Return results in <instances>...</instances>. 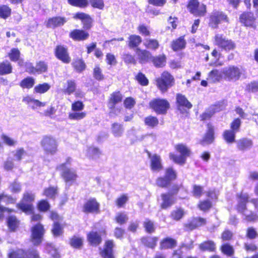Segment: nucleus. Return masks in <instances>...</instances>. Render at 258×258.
<instances>
[{
    "label": "nucleus",
    "instance_id": "nucleus-29",
    "mask_svg": "<svg viewBox=\"0 0 258 258\" xmlns=\"http://www.w3.org/2000/svg\"><path fill=\"white\" fill-rule=\"evenodd\" d=\"M87 239L90 244L93 246L99 245L102 241L101 236L97 232H90L87 235Z\"/></svg>",
    "mask_w": 258,
    "mask_h": 258
},
{
    "label": "nucleus",
    "instance_id": "nucleus-52",
    "mask_svg": "<svg viewBox=\"0 0 258 258\" xmlns=\"http://www.w3.org/2000/svg\"><path fill=\"white\" fill-rule=\"evenodd\" d=\"M87 155L92 158H97L101 154V152L99 149L95 147H90L88 148Z\"/></svg>",
    "mask_w": 258,
    "mask_h": 258
},
{
    "label": "nucleus",
    "instance_id": "nucleus-60",
    "mask_svg": "<svg viewBox=\"0 0 258 258\" xmlns=\"http://www.w3.org/2000/svg\"><path fill=\"white\" fill-rule=\"evenodd\" d=\"M184 215V211L181 209H177L171 213V217L175 220H180Z\"/></svg>",
    "mask_w": 258,
    "mask_h": 258
},
{
    "label": "nucleus",
    "instance_id": "nucleus-54",
    "mask_svg": "<svg viewBox=\"0 0 258 258\" xmlns=\"http://www.w3.org/2000/svg\"><path fill=\"white\" fill-rule=\"evenodd\" d=\"M170 182L176 178L175 171L172 167H168L165 170V176Z\"/></svg>",
    "mask_w": 258,
    "mask_h": 258
},
{
    "label": "nucleus",
    "instance_id": "nucleus-47",
    "mask_svg": "<svg viewBox=\"0 0 258 258\" xmlns=\"http://www.w3.org/2000/svg\"><path fill=\"white\" fill-rule=\"evenodd\" d=\"M11 13V9L7 5L0 6V17L6 19L8 18Z\"/></svg>",
    "mask_w": 258,
    "mask_h": 258
},
{
    "label": "nucleus",
    "instance_id": "nucleus-4",
    "mask_svg": "<svg viewBox=\"0 0 258 258\" xmlns=\"http://www.w3.org/2000/svg\"><path fill=\"white\" fill-rule=\"evenodd\" d=\"M175 149L180 153V155L178 156L170 153L169 154L170 159L176 163L179 164H184L186 158L189 157L191 154L189 148L184 144H179L175 146Z\"/></svg>",
    "mask_w": 258,
    "mask_h": 258
},
{
    "label": "nucleus",
    "instance_id": "nucleus-48",
    "mask_svg": "<svg viewBox=\"0 0 258 258\" xmlns=\"http://www.w3.org/2000/svg\"><path fill=\"white\" fill-rule=\"evenodd\" d=\"M50 88V86L48 84L44 83L36 86L34 87V91L36 93L42 94L47 92Z\"/></svg>",
    "mask_w": 258,
    "mask_h": 258
},
{
    "label": "nucleus",
    "instance_id": "nucleus-57",
    "mask_svg": "<svg viewBox=\"0 0 258 258\" xmlns=\"http://www.w3.org/2000/svg\"><path fill=\"white\" fill-rule=\"evenodd\" d=\"M10 59L13 61H17L20 56V52L17 48H13L9 54Z\"/></svg>",
    "mask_w": 258,
    "mask_h": 258
},
{
    "label": "nucleus",
    "instance_id": "nucleus-6",
    "mask_svg": "<svg viewBox=\"0 0 258 258\" xmlns=\"http://www.w3.org/2000/svg\"><path fill=\"white\" fill-rule=\"evenodd\" d=\"M41 145L45 152L47 154H54L57 148L56 140L51 136H44L43 137Z\"/></svg>",
    "mask_w": 258,
    "mask_h": 258
},
{
    "label": "nucleus",
    "instance_id": "nucleus-42",
    "mask_svg": "<svg viewBox=\"0 0 258 258\" xmlns=\"http://www.w3.org/2000/svg\"><path fill=\"white\" fill-rule=\"evenodd\" d=\"M222 252L228 256H232L234 253V249L232 246L228 243L223 244L220 248Z\"/></svg>",
    "mask_w": 258,
    "mask_h": 258
},
{
    "label": "nucleus",
    "instance_id": "nucleus-7",
    "mask_svg": "<svg viewBox=\"0 0 258 258\" xmlns=\"http://www.w3.org/2000/svg\"><path fill=\"white\" fill-rule=\"evenodd\" d=\"M157 85L162 92H165L174 83L173 77L168 72H164L161 77L157 79Z\"/></svg>",
    "mask_w": 258,
    "mask_h": 258
},
{
    "label": "nucleus",
    "instance_id": "nucleus-32",
    "mask_svg": "<svg viewBox=\"0 0 258 258\" xmlns=\"http://www.w3.org/2000/svg\"><path fill=\"white\" fill-rule=\"evenodd\" d=\"M220 110L218 108L216 105L211 106L208 109L205 111L201 115V120H206L211 118V117L217 112Z\"/></svg>",
    "mask_w": 258,
    "mask_h": 258
},
{
    "label": "nucleus",
    "instance_id": "nucleus-63",
    "mask_svg": "<svg viewBox=\"0 0 258 258\" xmlns=\"http://www.w3.org/2000/svg\"><path fill=\"white\" fill-rule=\"evenodd\" d=\"M52 232L54 236H58L62 234V228L59 223L54 222Z\"/></svg>",
    "mask_w": 258,
    "mask_h": 258
},
{
    "label": "nucleus",
    "instance_id": "nucleus-25",
    "mask_svg": "<svg viewBox=\"0 0 258 258\" xmlns=\"http://www.w3.org/2000/svg\"><path fill=\"white\" fill-rule=\"evenodd\" d=\"M176 244L177 242L175 239L170 237H166L160 241V248L161 250L172 249L176 246Z\"/></svg>",
    "mask_w": 258,
    "mask_h": 258
},
{
    "label": "nucleus",
    "instance_id": "nucleus-35",
    "mask_svg": "<svg viewBox=\"0 0 258 258\" xmlns=\"http://www.w3.org/2000/svg\"><path fill=\"white\" fill-rule=\"evenodd\" d=\"M186 41L183 36H181L177 39L174 40L172 44V48L173 50L177 51L185 47Z\"/></svg>",
    "mask_w": 258,
    "mask_h": 258
},
{
    "label": "nucleus",
    "instance_id": "nucleus-34",
    "mask_svg": "<svg viewBox=\"0 0 258 258\" xmlns=\"http://www.w3.org/2000/svg\"><path fill=\"white\" fill-rule=\"evenodd\" d=\"M158 239L156 237H144L141 239L142 243L146 246L154 248Z\"/></svg>",
    "mask_w": 258,
    "mask_h": 258
},
{
    "label": "nucleus",
    "instance_id": "nucleus-14",
    "mask_svg": "<svg viewBox=\"0 0 258 258\" xmlns=\"http://www.w3.org/2000/svg\"><path fill=\"white\" fill-rule=\"evenodd\" d=\"M206 223V220L201 217H196L188 220L184 224L186 230L191 231L197 228L203 226Z\"/></svg>",
    "mask_w": 258,
    "mask_h": 258
},
{
    "label": "nucleus",
    "instance_id": "nucleus-11",
    "mask_svg": "<svg viewBox=\"0 0 258 258\" xmlns=\"http://www.w3.org/2000/svg\"><path fill=\"white\" fill-rule=\"evenodd\" d=\"M187 9L190 12L195 16H203L206 12V6L200 4L197 0H190L187 5Z\"/></svg>",
    "mask_w": 258,
    "mask_h": 258
},
{
    "label": "nucleus",
    "instance_id": "nucleus-19",
    "mask_svg": "<svg viewBox=\"0 0 258 258\" xmlns=\"http://www.w3.org/2000/svg\"><path fill=\"white\" fill-rule=\"evenodd\" d=\"M67 22L64 17H54L49 18L46 23V27L48 28H54L63 25Z\"/></svg>",
    "mask_w": 258,
    "mask_h": 258
},
{
    "label": "nucleus",
    "instance_id": "nucleus-15",
    "mask_svg": "<svg viewBox=\"0 0 258 258\" xmlns=\"http://www.w3.org/2000/svg\"><path fill=\"white\" fill-rule=\"evenodd\" d=\"M148 156L150 159L151 170L154 172L161 170L163 169V165L160 156L156 154L151 155L150 153H148Z\"/></svg>",
    "mask_w": 258,
    "mask_h": 258
},
{
    "label": "nucleus",
    "instance_id": "nucleus-55",
    "mask_svg": "<svg viewBox=\"0 0 258 258\" xmlns=\"http://www.w3.org/2000/svg\"><path fill=\"white\" fill-rule=\"evenodd\" d=\"M248 92H256L258 91V81L251 82L246 85L245 89Z\"/></svg>",
    "mask_w": 258,
    "mask_h": 258
},
{
    "label": "nucleus",
    "instance_id": "nucleus-9",
    "mask_svg": "<svg viewBox=\"0 0 258 258\" xmlns=\"http://www.w3.org/2000/svg\"><path fill=\"white\" fill-rule=\"evenodd\" d=\"M9 258H40L38 252L35 249H32L25 252L22 249L17 251H12L8 253Z\"/></svg>",
    "mask_w": 258,
    "mask_h": 258
},
{
    "label": "nucleus",
    "instance_id": "nucleus-46",
    "mask_svg": "<svg viewBox=\"0 0 258 258\" xmlns=\"http://www.w3.org/2000/svg\"><path fill=\"white\" fill-rule=\"evenodd\" d=\"M35 83V80L31 77H27L23 79L21 83L20 86L23 88L29 89L32 88Z\"/></svg>",
    "mask_w": 258,
    "mask_h": 258
},
{
    "label": "nucleus",
    "instance_id": "nucleus-28",
    "mask_svg": "<svg viewBox=\"0 0 258 258\" xmlns=\"http://www.w3.org/2000/svg\"><path fill=\"white\" fill-rule=\"evenodd\" d=\"M176 100L178 103V109L182 112L184 111V110H182L183 107H185L187 109H190L192 107L191 104L183 95L178 94L177 95Z\"/></svg>",
    "mask_w": 258,
    "mask_h": 258
},
{
    "label": "nucleus",
    "instance_id": "nucleus-45",
    "mask_svg": "<svg viewBox=\"0 0 258 258\" xmlns=\"http://www.w3.org/2000/svg\"><path fill=\"white\" fill-rule=\"evenodd\" d=\"M144 122L146 125L154 127L158 124L159 121L157 117L149 116L145 118Z\"/></svg>",
    "mask_w": 258,
    "mask_h": 258
},
{
    "label": "nucleus",
    "instance_id": "nucleus-13",
    "mask_svg": "<svg viewBox=\"0 0 258 258\" xmlns=\"http://www.w3.org/2000/svg\"><path fill=\"white\" fill-rule=\"evenodd\" d=\"M55 55L56 57L63 63H69L71 59L69 56L68 48L63 45H57L55 48Z\"/></svg>",
    "mask_w": 258,
    "mask_h": 258
},
{
    "label": "nucleus",
    "instance_id": "nucleus-58",
    "mask_svg": "<svg viewBox=\"0 0 258 258\" xmlns=\"http://www.w3.org/2000/svg\"><path fill=\"white\" fill-rule=\"evenodd\" d=\"M170 183V181L165 176L159 177L157 179L156 184L161 187H167Z\"/></svg>",
    "mask_w": 258,
    "mask_h": 258
},
{
    "label": "nucleus",
    "instance_id": "nucleus-31",
    "mask_svg": "<svg viewBox=\"0 0 258 258\" xmlns=\"http://www.w3.org/2000/svg\"><path fill=\"white\" fill-rule=\"evenodd\" d=\"M214 127L210 124H208V131L202 141V144H211L214 140Z\"/></svg>",
    "mask_w": 258,
    "mask_h": 258
},
{
    "label": "nucleus",
    "instance_id": "nucleus-26",
    "mask_svg": "<svg viewBox=\"0 0 258 258\" xmlns=\"http://www.w3.org/2000/svg\"><path fill=\"white\" fill-rule=\"evenodd\" d=\"M77 89V84L75 80H68L64 85L62 92L66 95H70L74 93Z\"/></svg>",
    "mask_w": 258,
    "mask_h": 258
},
{
    "label": "nucleus",
    "instance_id": "nucleus-2",
    "mask_svg": "<svg viewBox=\"0 0 258 258\" xmlns=\"http://www.w3.org/2000/svg\"><path fill=\"white\" fill-rule=\"evenodd\" d=\"M71 159L68 158L66 163L60 164L56 168L60 172L61 176L66 184L70 185L74 183L78 178L76 171L71 168Z\"/></svg>",
    "mask_w": 258,
    "mask_h": 258
},
{
    "label": "nucleus",
    "instance_id": "nucleus-3",
    "mask_svg": "<svg viewBox=\"0 0 258 258\" xmlns=\"http://www.w3.org/2000/svg\"><path fill=\"white\" fill-rule=\"evenodd\" d=\"M222 72L229 81H236L246 78V71L241 66H231L222 69Z\"/></svg>",
    "mask_w": 258,
    "mask_h": 258
},
{
    "label": "nucleus",
    "instance_id": "nucleus-37",
    "mask_svg": "<svg viewBox=\"0 0 258 258\" xmlns=\"http://www.w3.org/2000/svg\"><path fill=\"white\" fill-rule=\"evenodd\" d=\"M236 132L232 130H225L223 134L224 139L228 143H233L236 142L235 141V134Z\"/></svg>",
    "mask_w": 258,
    "mask_h": 258
},
{
    "label": "nucleus",
    "instance_id": "nucleus-18",
    "mask_svg": "<svg viewBox=\"0 0 258 258\" xmlns=\"http://www.w3.org/2000/svg\"><path fill=\"white\" fill-rule=\"evenodd\" d=\"M236 143L237 149L243 152L250 149L253 146L252 140L246 138L237 140Z\"/></svg>",
    "mask_w": 258,
    "mask_h": 258
},
{
    "label": "nucleus",
    "instance_id": "nucleus-33",
    "mask_svg": "<svg viewBox=\"0 0 258 258\" xmlns=\"http://www.w3.org/2000/svg\"><path fill=\"white\" fill-rule=\"evenodd\" d=\"M111 133L115 138L121 137L124 132V127L123 125L119 123H113L111 125Z\"/></svg>",
    "mask_w": 258,
    "mask_h": 258
},
{
    "label": "nucleus",
    "instance_id": "nucleus-36",
    "mask_svg": "<svg viewBox=\"0 0 258 258\" xmlns=\"http://www.w3.org/2000/svg\"><path fill=\"white\" fill-rule=\"evenodd\" d=\"M12 72V66L10 62L6 61L0 63V75L11 74Z\"/></svg>",
    "mask_w": 258,
    "mask_h": 258
},
{
    "label": "nucleus",
    "instance_id": "nucleus-39",
    "mask_svg": "<svg viewBox=\"0 0 258 258\" xmlns=\"http://www.w3.org/2000/svg\"><path fill=\"white\" fill-rule=\"evenodd\" d=\"M222 74H223L222 69L221 71L213 70L208 75L209 79L211 80L213 82L219 81L222 77Z\"/></svg>",
    "mask_w": 258,
    "mask_h": 258
},
{
    "label": "nucleus",
    "instance_id": "nucleus-22",
    "mask_svg": "<svg viewBox=\"0 0 258 258\" xmlns=\"http://www.w3.org/2000/svg\"><path fill=\"white\" fill-rule=\"evenodd\" d=\"M137 58L141 63H145L151 60L152 55L151 52L146 50L138 48L136 51Z\"/></svg>",
    "mask_w": 258,
    "mask_h": 258
},
{
    "label": "nucleus",
    "instance_id": "nucleus-1",
    "mask_svg": "<svg viewBox=\"0 0 258 258\" xmlns=\"http://www.w3.org/2000/svg\"><path fill=\"white\" fill-rule=\"evenodd\" d=\"M249 196L247 194H241L238 197L236 206L238 212L244 216V219L247 222H254L258 220V215L252 211H248L246 204L248 202Z\"/></svg>",
    "mask_w": 258,
    "mask_h": 258
},
{
    "label": "nucleus",
    "instance_id": "nucleus-62",
    "mask_svg": "<svg viewBox=\"0 0 258 258\" xmlns=\"http://www.w3.org/2000/svg\"><path fill=\"white\" fill-rule=\"evenodd\" d=\"M1 138L4 143L9 146H14L17 143L16 140L6 135H2Z\"/></svg>",
    "mask_w": 258,
    "mask_h": 258
},
{
    "label": "nucleus",
    "instance_id": "nucleus-23",
    "mask_svg": "<svg viewBox=\"0 0 258 258\" xmlns=\"http://www.w3.org/2000/svg\"><path fill=\"white\" fill-rule=\"evenodd\" d=\"M84 211L88 213H97L99 211V204L95 199H90L84 205Z\"/></svg>",
    "mask_w": 258,
    "mask_h": 258
},
{
    "label": "nucleus",
    "instance_id": "nucleus-51",
    "mask_svg": "<svg viewBox=\"0 0 258 258\" xmlns=\"http://www.w3.org/2000/svg\"><path fill=\"white\" fill-rule=\"evenodd\" d=\"M73 65L76 71L81 72L85 70L86 66L84 62L81 59H76L73 62Z\"/></svg>",
    "mask_w": 258,
    "mask_h": 258
},
{
    "label": "nucleus",
    "instance_id": "nucleus-41",
    "mask_svg": "<svg viewBox=\"0 0 258 258\" xmlns=\"http://www.w3.org/2000/svg\"><path fill=\"white\" fill-rule=\"evenodd\" d=\"M144 45L146 48L151 50H156L159 46V42L157 40L153 39H145Z\"/></svg>",
    "mask_w": 258,
    "mask_h": 258
},
{
    "label": "nucleus",
    "instance_id": "nucleus-56",
    "mask_svg": "<svg viewBox=\"0 0 258 258\" xmlns=\"http://www.w3.org/2000/svg\"><path fill=\"white\" fill-rule=\"evenodd\" d=\"M70 244L75 248H80L83 245L82 238L74 236L70 241Z\"/></svg>",
    "mask_w": 258,
    "mask_h": 258
},
{
    "label": "nucleus",
    "instance_id": "nucleus-64",
    "mask_svg": "<svg viewBox=\"0 0 258 258\" xmlns=\"http://www.w3.org/2000/svg\"><path fill=\"white\" fill-rule=\"evenodd\" d=\"M9 188L12 192L18 193L21 190V186L20 183L15 181L10 185Z\"/></svg>",
    "mask_w": 258,
    "mask_h": 258
},
{
    "label": "nucleus",
    "instance_id": "nucleus-27",
    "mask_svg": "<svg viewBox=\"0 0 258 258\" xmlns=\"http://www.w3.org/2000/svg\"><path fill=\"white\" fill-rule=\"evenodd\" d=\"M240 20L246 26L253 27L254 25L255 19L253 14L251 13L242 14L240 17Z\"/></svg>",
    "mask_w": 258,
    "mask_h": 258
},
{
    "label": "nucleus",
    "instance_id": "nucleus-61",
    "mask_svg": "<svg viewBox=\"0 0 258 258\" xmlns=\"http://www.w3.org/2000/svg\"><path fill=\"white\" fill-rule=\"evenodd\" d=\"M36 72L41 73L46 72L47 70V65L44 61H39L37 63L35 67Z\"/></svg>",
    "mask_w": 258,
    "mask_h": 258
},
{
    "label": "nucleus",
    "instance_id": "nucleus-24",
    "mask_svg": "<svg viewBox=\"0 0 258 258\" xmlns=\"http://www.w3.org/2000/svg\"><path fill=\"white\" fill-rule=\"evenodd\" d=\"M74 18L81 20L84 25V28L86 29H89L92 26V19L85 13H78L75 14Z\"/></svg>",
    "mask_w": 258,
    "mask_h": 258
},
{
    "label": "nucleus",
    "instance_id": "nucleus-5",
    "mask_svg": "<svg viewBox=\"0 0 258 258\" xmlns=\"http://www.w3.org/2000/svg\"><path fill=\"white\" fill-rule=\"evenodd\" d=\"M34 199V195L31 192L26 191L22 201L18 205V208L27 214L32 213L33 208L31 202Z\"/></svg>",
    "mask_w": 258,
    "mask_h": 258
},
{
    "label": "nucleus",
    "instance_id": "nucleus-8",
    "mask_svg": "<svg viewBox=\"0 0 258 258\" xmlns=\"http://www.w3.org/2000/svg\"><path fill=\"white\" fill-rule=\"evenodd\" d=\"M215 43L218 47L226 51L232 50L235 47V44L231 40L227 39L221 34L215 35Z\"/></svg>",
    "mask_w": 258,
    "mask_h": 258
},
{
    "label": "nucleus",
    "instance_id": "nucleus-12",
    "mask_svg": "<svg viewBox=\"0 0 258 258\" xmlns=\"http://www.w3.org/2000/svg\"><path fill=\"white\" fill-rule=\"evenodd\" d=\"M44 233L43 226L40 224H37L32 229V240L35 245L39 244L42 240Z\"/></svg>",
    "mask_w": 258,
    "mask_h": 258
},
{
    "label": "nucleus",
    "instance_id": "nucleus-44",
    "mask_svg": "<svg viewBox=\"0 0 258 258\" xmlns=\"http://www.w3.org/2000/svg\"><path fill=\"white\" fill-rule=\"evenodd\" d=\"M142 42V39L138 35H132L129 37L128 46L131 47L138 46Z\"/></svg>",
    "mask_w": 258,
    "mask_h": 258
},
{
    "label": "nucleus",
    "instance_id": "nucleus-10",
    "mask_svg": "<svg viewBox=\"0 0 258 258\" xmlns=\"http://www.w3.org/2000/svg\"><path fill=\"white\" fill-rule=\"evenodd\" d=\"M151 107L158 114H165L169 107V102L165 99H156L150 102Z\"/></svg>",
    "mask_w": 258,
    "mask_h": 258
},
{
    "label": "nucleus",
    "instance_id": "nucleus-40",
    "mask_svg": "<svg viewBox=\"0 0 258 258\" xmlns=\"http://www.w3.org/2000/svg\"><path fill=\"white\" fill-rule=\"evenodd\" d=\"M151 60L155 67L158 68L162 67L165 64L166 57L164 55L157 57L152 56Z\"/></svg>",
    "mask_w": 258,
    "mask_h": 258
},
{
    "label": "nucleus",
    "instance_id": "nucleus-20",
    "mask_svg": "<svg viewBox=\"0 0 258 258\" xmlns=\"http://www.w3.org/2000/svg\"><path fill=\"white\" fill-rule=\"evenodd\" d=\"M162 203L161 204V208L163 209H166L172 205H173L175 202V198L172 196L171 194H162L161 195Z\"/></svg>",
    "mask_w": 258,
    "mask_h": 258
},
{
    "label": "nucleus",
    "instance_id": "nucleus-49",
    "mask_svg": "<svg viewBox=\"0 0 258 258\" xmlns=\"http://www.w3.org/2000/svg\"><path fill=\"white\" fill-rule=\"evenodd\" d=\"M143 226L146 231L149 233H152L155 231V227L153 222L147 219L143 223Z\"/></svg>",
    "mask_w": 258,
    "mask_h": 258
},
{
    "label": "nucleus",
    "instance_id": "nucleus-38",
    "mask_svg": "<svg viewBox=\"0 0 258 258\" xmlns=\"http://www.w3.org/2000/svg\"><path fill=\"white\" fill-rule=\"evenodd\" d=\"M199 248L202 251H214L216 249L215 243L211 240L207 241L199 245Z\"/></svg>",
    "mask_w": 258,
    "mask_h": 258
},
{
    "label": "nucleus",
    "instance_id": "nucleus-16",
    "mask_svg": "<svg viewBox=\"0 0 258 258\" xmlns=\"http://www.w3.org/2000/svg\"><path fill=\"white\" fill-rule=\"evenodd\" d=\"M211 21L212 27L216 28L218 24L223 21L227 22L228 18L222 12H214L211 16Z\"/></svg>",
    "mask_w": 258,
    "mask_h": 258
},
{
    "label": "nucleus",
    "instance_id": "nucleus-43",
    "mask_svg": "<svg viewBox=\"0 0 258 258\" xmlns=\"http://www.w3.org/2000/svg\"><path fill=\"white\" fill-rule=\"evenodd\" d=\"M8 225L12 231H14L19 226V221L15 216H9L7 220Z\"/></svg>",
    "mask_w": 258,
    "mask_h": 258
},
{
    "label": "nucleus",
    "instance_id": "nucleus-50",
    "mask_svg": "<svg viewBox=\"0 0 258 258\" xmlns=\"http://www.w3.org/2000/svg\"><path fill=\"white\" fill-rule=\"evenodd\" d=\"M57 194V187L50 186L44 191V195L50 199H55Z\"/></svg>",
    "mask_w": 258,
    "mask_h": 258
},
{
    "label": "nucleus",
    "instance_id": "nucleus-30",
    "mask_svg": "<svg viewBox=\"0 0 258 258\" xmlns=\"http://www.w3.org/2000/svg\"><path fill=\"white\" fill-rule=\"evenodd\" d=\"M122 98V95L119 92H113L111 95L108 102V107L110 109H113L117 103L121 101Z\"/></svg>",
    "mask_w": 258,
    "mask_h": 258
},
{
    "label": "nucleus",
    "instance_id": "nucleus-17",
    "mask_svg": "<svg viewBox=\"0 0 258 258\" xmlns=\"http://www.w3.org/2000/svg\"><path fill=\"white\" fill-rule=\"evenodd\" d=\"M114 246L113 240H109L106 241L104 249L100 252L103 258H115L113 255V248Z\"/></svg>",
    "mask_w": 258,
    "mask_h": 258
},
{
    "label": "nucleus",
    "instance_id": "nucleus-21",
    "mask_svg": "<svg viewBox=\"0 0 258 258\" xmlns=\"http://www.w3.org/2000/svg\"><path fill=\"white\" fill-rule=\"evenodd\" d=\"M69 36L75 41H83L88 38L89 34L84 30L75 29L70 32Z\"/></svg>",
    "mask_w": 258,
    "mask_h": 258
},
{
    "label": "nucleus",
    "instance_id": "nucleus-53",
    "mask_svg": "<svg viewBox=\"0 0 258 258\" xmlns=\"http://www.w3.org/2000/svg\"><path fill=\"white\" fill-rule=\"evenodd\" d=\"M68 3L72 6L80 8L86 7L88 5L87 0H68Z\"/></svg>",
    "mask_w": 258,
    "mask_h": 258
},
{
    "label": "nucleus",
    "instance_id": "nucleus-59",
    "mask_svg": "<svg viewBox=\"0 0 258 258\" xmlns=\"http://www.w3.org/2000/svg\"><path fill=\"white\" fill-rule=\"evenodd\" d=\"M116 221L119 224H123L128 220L127 215L124 213H118L115 217Z\"/></svg>",
    "mask_w": 258,
    "mask_h": 258
}]
</instances>
